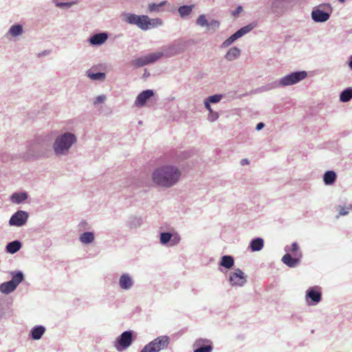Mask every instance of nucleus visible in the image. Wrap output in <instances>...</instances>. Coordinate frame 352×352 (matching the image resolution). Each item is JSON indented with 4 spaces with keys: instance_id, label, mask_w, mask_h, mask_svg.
<instances>
[{
    "instance_id": "nucleus-1",
    "label": "nucleus",
    "mask_w": 352,
    "mask_h": 352,
    "mask_svg": "<svg viewBox=\"0 0 352 352\" xmlns=\"http://www.w3.org/2000/svg\"><path fill=\"white\" fill-rule=\"evenodd\" d=\"M181 177V171L173 165H164L157 168L152 173L153 182L159 186L170 188L175 185Z\"/></svg>"
},
{
    "instance_id": "nucleus-2",
    "label": "nucleus",
    "mask_w": 352,
    "mask_h": 352,
    "mask_svg": "<svg viewBox=\"0 0 352 352\" xmlns=\"http://www.w3.org/2000/svg\"><path fill=\"white\" fill-rule=\"evenodd\" d=\"M77 138L71 132H65L56 136L53 144V150L56 156L66 155Z\"/></svg>"
},
{
    "instance_id": "nucleus-3",
    "label": "nucleus",
    "mask_w": 352,
    "mask_h": 352,
    "mask_svg": "<svg viewBox=\"0 0 352 352\" xmlns=\"http://www.w3.org/2000/svg\"><path fill=\"white\" fill-rule=\"evenodd\" d=\"M307 76V74L305 71H297L292 72L282 77L278 82H273L270 85H268L267 89H274L280 86L285 87L296 84L305 79Z\"/></svg>"
},
{
    "instance_id": "nucleus-4",
    "label": "nucleus",
    "mask_w": 352,
    "mask_h": 352,
    "mask_svg": "<svg viewBox=\"0 0 352 352\" xmlns=\"http://www.w3.org/2000/svg\"><path fill=\"white\" fill-rule=\"evenodd\" d=\"M333 9L329 3H322L315 6L311 13V19L316 23L327 21L332 13Z\"/></svg>"
},
{
    "instance_id": "nucleus-5",
    "label": "nucleus",
    "mask_w": 352,
    "mask_h": 352,
    "mask_svg": "<svg viewBox=\"0 0 352 352\" xmlns=\"http://www.w3.org/2000/svg\"><path fill=\"white\" fill-rule=\"evenodd\" d=\"M185 42L182 40H175L170 45L164 46L162 51L157 52V54H162L161 58L163 57L170 58L183 53L185 51Z\"/></svg>"
},
{
    "instance_id": "nucleus-6",
    "label": "nucleus",
    "mask_w": 352,
    "mask_h": 352,
    "mask_svg": "<svg viewBox=\"0 0 352 352\" xmlns=\"http://www.w3.org/2000/svg\"><path fill=\"white\" fill-rule=\"evenodd\" d=\"M169 343L170 338L168 336H159L146 344L140 352H159L166 349Z\"/></svg>"
},
{
    "instance_id": "nucleus-7",
    "label": "nucleus",
    "mask_w": 352,
    "mask_h": 352,
    "mask_svg": "<svg viewBox=\"0 0 352 352\" xmlns=\"http://www.w3.org/2000/svg\"><path fill=\"white\" fill-rule=\"evenodd\" d=\"M149 17L147 15H137L135 14L127 13L125 14V21L131 25H135L142 30L151 29L148 25Z\"/></svg>"
},
{
    "instance_id": "nucleus-8",
    "label": "nucleus",
    "mask_w": 352,
    "mask_h": 352,
    "mask_svg": "<svg viewBox=\"0 0 352 352\" xmlns=\"http://www.w3.org/2000/svg\"><path fill=\"white\" fill-rule=\"evenodd\" d=\"M133 331H125L119 336L114 343V346L118 351H122L131 346L133 342Z\"/></svg>"
},
{
    "instance_id": "nucleus-9",
    "label": "nucleus",
    "mask_w": 352,
    "mask_h": 352,
    "mask_svg": "<svg viewBox=\"0 0 352 352\" xmlns=\"http://www.w3.org/2000/svg\"><path fill=\"white\" fill-rule=\"evenodd\" d=\"M162 54L157 52L148 54L147 55L138 57L131 61V65L136 67H142L148 64L154 63L161 58Z\"/></svg>"
},
{
    "instance_id": "nucleus-10",
    "label": "nucleus",
    "mask_w": 352,
    "mask_h": 352,
    "mask_svg": "<svg viewBox=\"0 0 352 352\" xmlns=\"http://www.w3.org/2000/svg\"><path fill=\"white\" fill-rule=\"evenodd\" d=\"M180 241L181 236L177 232H162L160 233V242L163 245L173 247L177 245Z\"/></svg>"
},
{
    "instance_id": "nucleus-11",
    "label": "nucleus",
    "mask_w": 352,
    "mask_h": 352,
    "mask_svg": "<svg viewBox=\"0 0 352 352\" xmlns=\"http://www.w3.org/2000/svg\"><path fill=\"white\" fill-rule=\"evenodd\" d=\"M271 10L277 16L287 12L292 6L293 0H271Z\"/></svg>"
},
{
    "instance_id": "nucleus-12",
    "label": "nucleus",
    "mask_w": 352,
    "mask_h": 352,
    "mask_svg": "<svg viewBox=\"0 0 352 352\" xmlns=\"http://www.w3.org/2000/svg\"><path fill=\"white\" fill-rule=\"evenodd\" d=\"M306 300L309 305H316L322 300L321 287L314 286L309 287L306 292Z\"/></svg>"
},
{
    "instance_id": "nucleus-13",
    "label": "nucleus",
    "mask_w": 352,
    "mask_h": 352,
    "mask_svg": "<svg viewBox=\"0 0 352 352\" xmlns=\"http://www.w3.org/2000/svg\"><path fill=\"white\" fill-rule=\"evenodd\" d=\"M29 217V213L24 210H17L10 217L9 225L11 226L21 227L25 225Z\"/></svg>"
},
{
    "instance_id": "nucleus-14",
    "label": "nucleus",
    "mask_w": 352,
    "mask_h": 352,
    "mask_svg": "<svg viewBox=\"0 0 352 352\" xmlns=\"http://www.w3.org/2000/svg\"><path fill=\"white\" fill-rule=\"evenodd\" d=\"M229 282L232 287H242L247 282L246 276L241 270L236 269L230 274Z\"/></svg>"
},
{
    "instance_id": "nucleus-15",
    "label": "nucleus",
    "mask_w": 352,
    "mask_h": 352,
    "mask_svg": "<svg viewBox=\"0 0 352 352\" xmlns=\"http://www.w3.org/2000/svg\"><path fill=\"white\" fill-rule=\"evenodd\" d=\"M212 342L208 339H198L193 344V352H212Z\"/></svg>"
},
{
    "instance_id": "nucleus-16",
    "label": "nucleus",
    "mask_w": 352,
    "mask_h": 352,
    "mask_svg": "<svg viewBox=\"0 0 352 352\" xmlns=\"http://www.w3.org/2000/svg\"><path fill=\"white\" fill-rule=\"evenodd\" d=\"M154 96V91L152 89H146L138 94L135 101L137 107H143L146 102Z\"/></svg>"
},
{
    "instance_id": "nucleus-17",
    "label": "nucleus",
    "mask_w": 352,
    "mask_h": 352,
    "mask_svg": "<svg viewBox=\"0 0 352 352\" xmlns=\"http://www.w3.org/2000/svg\"><path fill=\"white\" fill-rule=\"evenodd\" d=\"M301 257V253H299V256H294V257H293L289 253L287 252L282 257L281 261L287 266L289 267H295L300 263Z\"/></svg>"
},
{
    "instance_id": "nucleus-18",
    "label": "nucleus",
    "mask_w": 352,
    "mask_h": 352,
    "mask_svg": "<svg viewBox=\"0 0 352 352\" xmlns=\"http://www.w3.org/2000/svg\"><path fill=\"white\" fill-rule=\"evenodd\" d=\"M109 37L107 32H103L92 35L89 38V43L94 46H99L105 43Z\"/></svg>"
},
{
    "instance_id": "nucleus-19",
    "label": "nucleus",
    "mask_w": 352,
    "mask_h": 352,
    "mask_svg": "<svg viewBox=\"0 0 352 352\" xmlns=\"http://www.w3.org/2000/svg\"><path fill=\"white\" fill-rule=\"evenodd\" d=\"M133 280L129 274H123L119 280L120 287L124 290L130 289L133 285Z\"/></svg>"
},
{
    "instance_id": "nucleus-20",
    "label": "nucleus",
    "mask_w": 352,
    "mask_h": 352,
    "mask_svg": "<svg viewBox=\"0 0 352 352\" xmlns=\"http://www.w3.org/2000/svg\"><path fill=\"white\" fill-rule=\"evenodd\" d=\"M28 198V194L25 191L15 192L10 197V200L12 203L20 204L24 202Z\"/></svg>"
},
{
    "instance_id": "nucleus-21",
    "label": "nucleus",
    "mask_w": 352,
    "mask_h": 352,
    "mask_svg": "<svg viewBox=\"0 0 352 352\" xmlns=\"http://www.w3.org/2000/svg\"><path fill=\"white\" fill-rule=\"evenodd\" d=\"M45 331V327L43 325H37L34 327L30 333V336L33 340H39L41 338Z\"/></svg>"
},
{
    "instance_id": "nucleus-22",
    "label": "nucleus",
    "mask_w": 352,
    "mask_h": 352,
    "mask_svg": "<svg viewBox=\"0 0 352 352\" xmlns=\"http://www.w3.org/2000/svg\"><path fill=\"white\" fill-rule=\"evenodd\" d=\"M256 26H257V23L256 21L252 22V23L248 24L247 25L241 28L234 34H236L237 38H239L241 36H244L245 34L251 32Z\"/></svg>"
},
{
    "instance_id": "nucleus-23",
    "label": "nucleus",
    "mask_w": 352,
    "mask_h": 352,
    "mask_svg": "<svg viewBox=\"0 0 352 352\" xmlns=\"http://www.w3.org/2000/svg\"><path fill=\"white\" fill-rule=\"evenodd\" d=\"M241 52V50L239 47H232L228 50L224 58L228 61H232L240 56Z\"/></svg>"
},
{
    "instance_id": "nucleus-24",
    "label": "nucleus",
    "mask_w": 352,
    "mask_h": 352,
    "mask_svg": "<svg viewBox=\"0 0 352 352\" xmlns=\"http://www.w3.org/2000/svg\"><path fill=\"white\" fill-rule=\"evenodd\" d=\"M263 245V239L261 237H256L251 240L249 248L252 252H258L262 250Z\"/></svg>"
},
{
    "instance_id": "nucleus-25",
    "label": "nucleus",
    "mask_w": 352,
    "mask_h": 352,
    "mask_svg": "<svg viewBox=\"0 0 352 352\" xmlns=\"http://www.w3.org/2000/svg\"><path fill=\"white\" fill-rule=\"evenodd\" d=\"M337 175L333 170H327L323 175V181L325 185H332L335 183Z\"/></svg>"
},
{
    "instance_id": "nucleus-26",
    "label": "nucleus",
    "mask_w": 352,
    "mask_h": 352,
    "mask_svg": "<svg viewBox=\"0 0 352 352\" xmlns=\"http://www.w3.org/2000/svg\"><path fill=\"white\" fill-rule=\"evenodd\" d=\"M16 287V285H14L11 280H9L0 285V291L3 294H8L15 290Z\"/></svg>"
},
{
    "instance_id": "nucleus-27",
    "label": "nucleus",
    "mask_w": 352,
    "mask_h": 352,
    "mask_svg": "<svg viewBox=\"0 0 352 352\" xmlns=\"http://www.w3.org/2000/svg\"><path fill=\"white\" fill-rule=\"evenodd\" d=\"M21 248V243L18 240H14L8 243L6 247V252L10 254H15Z\"/></svg>"
},
{
    "instance_id": "nucleus-28",
    "label": "nucleus",
    "mask_w": 352,
    "mask_h": 352,
    "mask_svg": "<svg viewBox=\"0 0 352 352\" xmlns=\"http://www.w3.org/2000/svg\"><path fill=\"white\" fill-rule=\"evenodd\" d=\"M95 239V234L93 232H85L79 236V241L83 244H90Z\"/></svg>"
},
{
    "instance_id": "nucleus-29",
    "label": "nucleus",
    "mask_w": 352,
    "mask_h": 352,
    "mask_svg": "<svg viewBox=\"0 0 352 352\" xmlns=\"http://www.w3.org/2000/svg\"><path fill=\"white\" fill-rule=\"evenodd\" d=\"M220 265L226 269H230L234 266V258L230 255H224L221 257Z\"/></svg>"
},
{
    "instance_id": "nucleus-30",
    "label": "nucleus",
    "mask_w": 352,
    "mask_h": 352,
    "mask_svg": "<svg viewBox=\"0 0 352 352\" xmlns=\"http://www.w3.org/2000/svg\"><path fill=\"white\" fill-rule=\"evenodd\" d=\"M12 279L10 280L16 287L24 279V274L21 271H13L10 272Z\"/></svg>"
},
{
    "instance_id": "nucleus-31",
    "label": "nucleus",
    "mask_w": 352,
    "mask_h": 352,
    "mask_svg": "<svg viewBox=\"0 0 352 352\" xmlns=\"http://www.w3.org/2000/svg\"><path fill=\"white\" fill-rule=\"evenodd\" d=\"M194 8V5L182 6L178 8V12L182 18H185L190 14Z\"/></svg>"
},
{
    "instance_id": "nucleus-32",
    "label": "nucleus",
    "mask_w": 352,
    "mask_h": 352,
    "mask_svg": "<svg viewBox=\"0 0 352 352\" xmlns=\"http://www.w3.org/2000/svg\"><path fill=\"white\" fill-rule=\"evenodd\" d=\"M352 98V87L344 89L340 94V100L343 102H349Z\"/></svg>"
},
{
    "instance_id": "nucleus-33",
    "label": "nucleus",
    "mask_w": 352,
    "mask_h": 352,
    "mask_svg": "<svg viewBox=\"0 0 352 352\" xmlns=\"http://www.w3.org/2000/svg\"><path fill=\"white\" fill-rule=\"evenodd\" d=\"M87 76L93 80H103L105 78V74L104 72H94L91 69L87 72Z\"/></svg>"
},
{
    "instance_id": "nucleus-34",
    "label": "nucleus",
    "mask_w": 352,
    "mask_h": 352,
    "mask_svg": "<svg viewBox=\"0 0 352 352\" xmlns=\"http://www.w3.org/2000/svg\"><path fill=\"white\" fill-rule=\"evenodd\" d=\"M23 32V28L22 25L21 24H14L12 25L9 29V33L12 36H19L21 35Z\"/></svg>"
},
{
    "instance_id": "nucleus-35",
    "label": "nucleus",
    "mask_w": 352,
    "mask_h": 352,
    "mask_svg": "<svg viewBox=\"0 0 352 352\" xmlns=\"http://www.w3.org/2000/svg\"><path fill=\"white\" fill-rule=\"evenodd\" d=\"M142 223V219L141 217H131L129 219L128 224L131 228H135L139 227Z\"/></svg>"
},
{
    "instance_id": "nucleus-36",
    "label": "nucleus",
    "mask_w": 352,
    "mask_h": 352,
    "mask_svg": "<svg viewBox=\"0 0 352 352\" xmlns=\"http://www.w3.org/2000/svg\"><path fill=\"white\" fill-rule=\"evenodd\" d=\"M196 24L200 27H206L208 30H210L209 28V21L207 20L206 15L202 14H200L196 20Z\"/></svg>"
},
{
    "instance_id": "nucleus-37",
    "label": "nucleus",
    "mask_w": 352,
    "mask_h": 352,
    "mask_svg": "<svg viewBox=\"0 0 352 352\" xmlns=\"http://www.w3.org/2000/svg\"><path fill=\"white\" fill-rule=\"evenodd\" d=\"M196 24L200 27H206L208 30H210L209 28V21L207 20L206 15L202 14H200L196 20Z\"/></svg>"
},
{
    "instance_id": "nucleus-38",
    "label": "nucleus",
    "mask_w": 352,
    "mask_h": 352,
    "mask_svg": "<svg viewBox=\"0 0 352 352\" xmlns=\"http://www.w3.org/2000/svg\"><path fill=\"white\" fill-rule=\"evenodd\" d=\"M166 3V1H162L160 3H152L148 4V10L150 12H160V8L165 6Z\"/></svg>"
},
{
    "instance_id": "nucleus-39",
    "label": "nucleus",
    "mask_w": 352,
    "mask_h": 352,
    "mask_svg": "<svg viewBox=\"0 0 352 352\" xmlns=\"http://www.w3.org/2000/svg\"><path fill=\"white\" fill-rule=\"evenodd\" d=\"M299 249V246L296 242L292 243L291 246L286 245L284 248V250L289 253V252H294V256H299V253H301L300 252H298Z\"/></svg>"
},
{
    "instance_id": "nucleus-40",
    "label": "nucleus",
    "mask_w": 352,
    "mask_h": 352,
    "mask_svg": "<svg viewBox=\"0 0 352 352\" xmlns=\"http://www.w3.org/2000/svg\"><path fill=\"white\" fill-rule=\"evenodd\" d=\"M238 38L236 34L234 33L230 36H229L226 40H225L222 44L221 45V48H226L228 46L231 45Z\"/></svg>"
},
{
    "instance_id": "nucleus-41",
    "label": "nucleus",
    "mask_w": 352,
    "mask_h": 352,
    "mask_svg": "<svg viewBox=\"0 0 352 352\" xmlns=\"http://www.w3.org/2000/svg\"><path fill=\"white\" fill-rule=\"evenodd\" d=\"M148 21V25L151 26V29L160 26L163 24L162 20L160 18L149 19Z\"/></svg>"
},
{
    "instance_id": "nucleus-42",
    "label": "nucleus",
    "mask_w": 352,
    "mask_h": 352,
    "mask_svg": "<svg viewBox=\"0 0 352 352\" xmlns=\"http://www.w3.org/2000/svg\"><path fill=\"white\" fill-rule=\"evenodd\" d=\"M222 98L223 96L221 94H214L208 97L206 100L210 103H217L219 102Z\"/></svg>"
},
{
    "instance_id": "nucleus-43",
    "label": "nucleus",
    "mask_w": 352,
    "mask_h": 352,
    "mask_svg": "<svg viewBox=\"0 0 352 352\" xmlns=\"http://www.w3.org/2000/svg\"><path fill=\"white\" fill-rule=\"evenodd\" d=\"M219 26H220V22L218 20L212 19L210 21H209L210 30L216 31L217 29H219Z\"/></svg>"
},
{
    "instance_id": "nucleus-44",
    "label": "nucleus",
    "mask_w": 352,
    "mask_h": 352,
    "mask_svg": "<svg viewBox=\"0 0 352 352\" xmlns=\"http://www.w3.org/2000/svg\"><path fill=\"white\" fill-rule=\"evenodd\" d=\"M219 117V115L217 112L212 111V112H209V115L208 116V120L210 122H214L216 121Z\"/></svg>"
},
{
    "instance_id": "nucleus-45",
    "label": "nucleus",
    "mask_w": 352,
    "mask_h": 352,
    "mask_svg": "<svg viewBox=\"0 0 352 352\" xmlns=\"http://www.w3.org/2000/svg\"><path fill=\"white\" fill-rule=\"evenodd\" d=\"M75 3L76 2H58L56 5L58 8H69Z\"/></svg>"
},
{
    "instance_id": "nucleus-46",
    "label": "nucleus",
    "mask_w": 352,
    "mask_h": 352,
    "mask_svg": "<svg viewBox=\"0 0 352 352\" xmlns=\"http://www.w3.org/2000/svg\"><path fill=\"white\" fill-rule=\"evenodd\" d=\"M349 208L340 206L339 208V210H338V213L341 216H344V215H346L349 214Z\"/></svg>"
},
{
    "instance_id": "nucleus-47",
    "label": "nucleus",
    "mask_w": 352,
    "mask_h": 352,
    "mask_svg": "<svg viewBox=\"0 0 352 352\" xmlns=\"http://www.w3.org/2000/svg\"><path fill=\"white\" fill-rule=\"evenodd\" d=\"M105 99H106L105 96H104V95L98 96L96 98V99L94 102V105H96L99 103H102L104 102Z\"/></svg>"
},
{
    "instance_id": "nucleus-48",
    "label": "nucleus",
    "mask_w": 352,
    "mask_h": 352,
    "mask_svg": "<svg viewBox=\"0 0 352 352\" xmlns=\"http://www.w3.org/2000/svg\"><path fill=\"white\" fill-rule=\"evenodd\" d=\"M243 10V8L241 6H239L235 10L232 11V14L233 16H236L239 13H241Z\"/></svg>"
},
{
    "instance_id": "nucleus-49",
    "label": "nucleus",
    "mask_w": 352,
    "mask_h": 352,
    "mask_svg": "<svg viewBox=\"0 0 352 352\" xmlns=\"http://www.w3.org/2000/svg\"><path fill=\"white\" fill-rule=\"evenodd\" d=\"M204 105H205L206 109L209 112H212V109L211 106H210V102H209L206 99L204 101Z\"/></svg>"
},
{
    "instance_id": "nucleus-50",
    "label": "nucleus",
    "mask_w": 352,
    "mask_h": 352,
    "mask_svg": "<svg viewBox=\"0 0 352 352\" xmlns=\"http://www.w3.org/2000/svg\"><path fill=\"white\" fill-rule=\"evenodd\" d=\"M45 156H47L46 153L41 152V153H38L37 154L34 155L33 156V157L38 158V157H45Z\"/></svg>"
},
{
    "instance_id": "nucleus-51",
    "label": "nucleus",
    "mask_w": 352,
    "mask_h": 352,
    "mask_svg": "<svg viewBox=\"0 0 352 352\" xmlns=\"http://www.w3.org/2000/svg\"><path fill=\"white\" fill-rule=\"evenodd\" d=\"M265 126V124L263 122H258L256 126V129L257 131L261 130Z\"/></svg>"
},
{
    "instance_id": "nucleus-52",
    "label": "nucleus",
    "mask_w": 352,
    "mask_h": 352,
    "mask_svg": "<svg viewBox=\"0 0 352 352\" xmlns=\"http://www.w3.org/2000/svg\"><path fill=\"white\" fill-rule=\"evenodd\" d=\"M292 318L294 320H298L300 321H302V318L301 316H297V315H292Z\"/></svg>"
},
{
    "instance_id": "nucleus-53",
    "label": "nucleus",
    "mask_w": 352,
    "mask_h": 352,
    "mask_svg": "<svg viewBox=\"0 0 352 352\" xmlns=\"http://www.w3.org/2000/svg\"><path fill=\"white\" fill-rule=\"evenodd\" d=\"M241 164L242 166H244V165H246V164H249V160L248 159H243L241 161Z\"/></svg>"
},
{
    "instance_id": "nucleus-54",
    "label": "nucleus",
    "mask_w": 352,
    "mask_h": 352,
    "mask_svg": "<svg viewBox=\"0 0 352 352\" xmlns=\"http://www.w3.org/2000/svg\"><path fill=\"white\" fill-rule=\"evenodd\" d=\"M348 65H349V68L352 70V55L349 58Z\"/></svg>"
},
{
    "instance_id": "nucleus-55",
    "label": "nucleus",
    "mask_w": 352,
    "mask_h": 352,
    "mask_svg": "<svg viewBox=\"0 0 352 352\" xmlns=\"http://www.w3.org/2000/svg\"><path fill=\"white\" fill-rule=\"evenodd\" d=\"M150 76V73L147 72L146 69L144 70V73L143 74V78H146Z\"/></svg>"
},
{
    "instance_id": "nucleus-56",
    "label": "nucleus",
    "mask_w": 352,
    "mask_h": 352,
    "mask_svg": "<svg viewBox=\"0 0 352 352\" xmlns=\"http://www.w3.org/2000/svg\"><path fill=\"white\" fill-rule=\"evenodd\" d=\"M80 224L82 225V224H87V222L86 221H81L80 222Z\"/></svg>"
},
{
    "instance_id": "nucleus-57",
    "label": "nucleus",
    "mask_w": 352,
    "mask_h": 352,
    "mask_svg": "<svg viewBox=\"0 0 352 352\" xmlns=\"http://www.w3.org/2000/svg\"><path fill=\"white\" fill-rule=\"evenodd\" d=\"M340 3H344L346 0H338Z\"/></svg>"
}]
</instances>
